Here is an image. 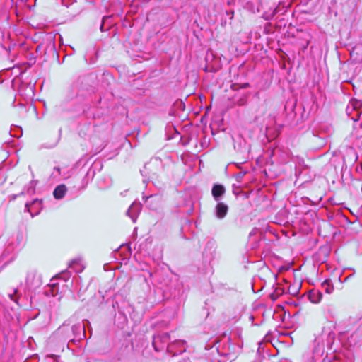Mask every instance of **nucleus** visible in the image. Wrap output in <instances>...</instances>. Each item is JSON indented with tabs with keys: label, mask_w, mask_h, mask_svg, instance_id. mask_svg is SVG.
<instances>
[{
	"label": "nucleus",
	"mask_w": 362,
	"mask_h": 362,
	"mask_svg": "<svg viewBox=\"0 0 362 362\" xmlns=\"http://www.w3.org/2000/svg\"><path fill=\"white\" fill-rule=\"evenodd\" d=\"M17 292H18V290H17V289H14V290H13V293H9V294H8V296H9L10 299H11V300H13V301L16 302V303H18V299H17V298H16L14 297V296H15V295H16Z\"/></svg>",
	"instance_id": "14"
},
{
	"label": "nucleus",
	"mask_w": 362,
	"mask_h": 362,
	"mask_svg": "<svg viewBox=\"0 0 362 362\" xmlns=\"http://www.w3.org/2000/svg\"><path fill=\"white\" fill-rule=\"evenodd\" d=\"M322 293L317 290H311L308 293L309 300L313 303H319L322 299Z\"/></svg>",
	"instance_id": "9"
},
{
	"label": "nucleus",
	"mask_w": 362,
	"mask_h": 362,
	"mask_svg": "<svg viewBox=\"0 0 362 362\" xmlns=\"http://www.w3.org/2000/svg\"><path fill=\"white\" fill-rule=\"evenodd\" d=\"M66 192V186L64 185H58L55 188V189L54 190L53 194L56 199H60L64 197Z\"/></svg>",
	"instance_id": "10"
},
{
	"label": "nucleus",
	"mask_w": 362,
	"mask_h": 362,
	"mask_svg": "<svg viewBox=\"0 0 362 362\" xmlns=\"http://www.w3.org/2000/svg\"><path fill=\"white\" fill-rule=\"evenodd\" d=\"M170 339V334L167 332L158 334L156 337H154L153 344L154 346H156V344L158 342H162V343H168V341ZM155 349L157 350V348L155 347Z\"/></svg>",
	"instance_id": "8"
},
{
	"label": "nucleus",
	"mask_w": 362,
	"mask_h": 362,
	"mask_svg": "<svg viewBox=\"0 0 362 362\" xmlns=\"http://www.w3.org/2000/svg\"><path fill=\"white\" fill-rule=\"evenodd\" d=\"M78 262H77L76 261H73L70 264V267H72V268L75 269L77 272H81V269H77V268L75 267V265H78Z\"/></svg>",
	"instance_id": "15"
},
{
	"label": "nucleus",
	"mask_w": 362,
	"mask_h": 362,
	"mask_svg": "<svg viewBox=\"0 0 362 362\" xmlns=\"http://www.w3.org/2000/svg\"><path fill=\"white\" fill-rule=\"evenodd\" d=\"M362 107V101L357 100V99H352L350 100L347 108L346 112L347 114H351V110H356L358 111Z\"/></svg>",
	"instance_id": "7"
},
{
	"label": "nucleus",
	"mask_w": 362,
	"mask_h": 362,
	"mask_svg": "<svg viewBox=\"0 0 362 362\" xmlns=\"http://www.w3.org/2000/svg\"><path fill=\"white\" fill-rule=\"evenodd\" d=\"M34 204L40 205V202L38 199H35L32 203H26L25 206V211L29 212V213H30L32 216H33V214L31 211L30 206L31 205H34Z\"/></svg>",
	"instance_id": "12"
},
{
	"label": "nucleus",
	"mask_w": 362,
	"mask_h": 362,
	"mask_svg": "<svg viewBox=\"0 0 362 362\" xmlns=\"http://www.w3.org/2000/svg\"><path fill=\"white\" fill-rule=\"evenodd\" d=\"M322 286L324 288L325 291L327 293H331L334 290V286L330 284V281L329 280H325L322 284Z\"/></svg>",
	"instance_id": "11"
},
{
	"label": "nucleus",
	"mask_w": 362,
	"mask_h": 362,
	"mask_svg": "<svg viewBox=\"0 0 362 362\" xmlns=\"http://www.w3.org/2000/svg\"><path fill=\"white\" fill-rule=\"evenodd\" d=\"M243 6L251 11L252 13H257L259 11L261 6L260 0H240Z\"/></svg>",
	"instance_id": "3"
},
{
	"label": "nucleus",
	"mask_w": 362,
	"mask_h": 362,
	"mask_svg": "<svg viewBox=\"0 0 362 362\" xmlns=\"http://www.w3.org/2000/svg\"><path fill=\"white\" fill-rule=\"evenodd\" d=\"M186 341L184 340H175L169 344L167 347V351L169 353H173V355L182 354L186 351Z\"/></svg>",
	"instance_id": "2"
},
{
	"label": "nucleus",
	"mask_w": 362,
	"mask_h": 362,
	"mask_svg": "<svg viewBox=\"0 0 362 362\" xmlns=\"http://www.w3.org/2000/svg\"><path fill=\"white\" fill-rule=\"evenodd\" d=\"M30 189L32 190V192H34V185L33 181L30 182V187L28 188L26 193H30Z\"/></svg>",
	"instance_id": "18"
},
{
	"label": "nucleus",
	"mask_w": 362,
	"mask_h": 362,
	"mask_svg": "<svg viewBox=\"0 0 362 362\" xmlns=\"http://www.w3.org/2000/svg\"><path fill=\"white\" fill-rule=\"evenodd\" d=\"M59 333L66 332L65 337L70 341L79 340L85 335V325L78 323L69 328L63 325L58 329Z\"/></svg>",
	"instance_id": "1"
},
{
	"label": "nucleus",
	"mask_w": 362,
	"mask_h": 362,
	"mask_svg": "<svg viewBox=\"0 0 362 362\" xmlns=\"http://www.w3.org/2000/svg\"><path fill=\"white\" fill-rule=\"evenodd\" d=\"M17 195H13L12 199H15L16 198Z\"/></svg>",
	"instance_id": "21"
},
{
	"label": "nucleus",
	"mask_w": 362,
	"mask_h": 362,
	"mask_svg": "<svg viewBox=\"0 0 362 362\" xmlns=\"http://www.w3.org/2000/svg\"><path fill=\"white\" fill-rule=\"evenodd\" d=\"M226 192L225 187L221 185H214L211 193L216 201H219L220 197L224 194Z\"/></svg>",
	"instance_id": "5"
},
{
	"label": "nucleus",
	"mask_w": 362,
	"mask_h": 362,
	"mask_svg": "<svg viewBox=\"0 0 362 362\" xmlns=\"http://www.w3.org/2000/svg\"><path fill=\"white\" fill-rule=\"evenodd\" d=\"M148 198H149V197H143V199H145V201H146Z\"/></svg>",
	"instance_id": "22"
},
{
	"label": "nucleus",
	"mask_w": 362,
	"mask_h": 362,
	"mask_svg": "<svg viewBox=\"0 0 362 362\" xmlns=\"http://www.w3.org/2000/svg\"><path fill=\"white\" fill-rule=\"evenodd\" d=\"M141 209V205L139 203L133 202L127 211V215L129 216L133 222H135L137 216Z\"/></svg>",
	"instance_id": "4"
},
{
	"label": "nucleus",
	"mask_w": 362,
	"mask_h": 362,
	"mask_svg": "<svg viewBox=\"0 0 362 362\" xmlns=\"http://www.w3.org/2000/svg\"><path fill=\"white\" fill-rule=\"evenodd\" d=\"M246 103V100L245 98H240L238 100L237 104L240 106L244 105Z\"/></svg>",
	"instance_id": "17"
},
{
	"label": "nucleus",
	"mask_w": 362,
	"mask_h": 362,
	"mask_svg": "<svg viewBox=\"0 0 362 362\" xmlns=\"http://www.w3.org/2000/svg\"><path fill=\"white\" fill-rule=\"evenodd\" d=\"M35 276V274H30V275H29V276H28V281L29 283H31V282H30V276Z\"/></svg>",
	"instance_id": "20"
},
{
	"label": "nucleus",
	"mask_w": 362,
	"mask_h": 362,
	"mask_svg": "<svg viewBox=\"0 0 362 362\" xmlns=\"http://www.w3.org/2000/svg\"><path fill=\"white\" fill-rule=\"evenodd\" d=\"M276 12V8H275L273 11H272L270 13H264L263 15V17L266 19V20H269L271 18H273V16L275 15Z\"/></svg>",
	"instance_id": "13"
},
{
	"label": "nucleus",
	"mask_w": 362,
	"mask_h": 362,
	"mask_svg": "<svg viewBox=\"0 0 362 362\" xmlns=\"http://www.w3.org/2000/svg\"><path fill=\"white\" fill-rule=\"evenodd\" d=\"M25 194V192L22 191L20 194Z\"/></svg>",
	"instance_id": "23"
},
{
	"label": "nucleus",
	"mask_w": 362,
	"mask_h": 362,
	"mask_svg": "<svg viewBox=\"0 0 362 362\" xmlns=\"http://www.w3.org/2000/svg\"><path fill=\"white\" fill-rule=\"evenodd\" d=\"M233 11H226V15L230 16V19H232L233 18Z\"/></svg>",
	"instance_id": "19"
},
{
	"label": "nucleus",
	"mask_w": 362,
	"mask_h": 362,
	"mask_svg": "<svg viewBox=\"0 0 362 362\" xmlns=\"http://www.w3.org/2000/svg\"><path fill=\"white\" fill-rule=\"evenodd\" d=\"M108 18H109V17H107V16L104 17V18H103V22H102V24H101V25H100V30H101V31H104L105 30H107V28H106V29H105V28H104V25H105V20H107V19H108Z\"/></svg>",
	"instance_id": "16"
},
{
	"label": "nucleus",
	"mask_w": 362,
	"mask_h": 362,
	"mask_svg": "<svg viewBox=\"0 0 362 362\" xmlns=\"http://www.w3.org/2000/svg\"><path fill=\"white\" fill-rule=\"evenodd\" d=\"M228 206L223 202H219L216 206V215L218 218H223L228 212Z\"/></svg>",
	"instance_id": "6"
}]
</instances>
